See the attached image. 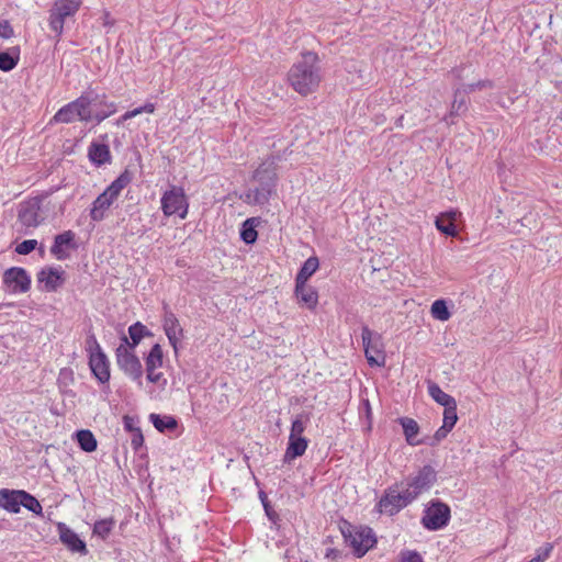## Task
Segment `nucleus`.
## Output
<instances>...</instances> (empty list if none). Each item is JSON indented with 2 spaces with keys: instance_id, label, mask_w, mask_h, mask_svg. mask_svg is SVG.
I'll return each instance as SVG.
<instances>
[{
  "instance_id": "obj_1",
  "label": "nucleus",
  "mask_w": 562,
  "mask_h": 562,
  "mask_svg": "<svg viewBox=\"0 0 562 562\" xmlns=\"http://www.w3.org/2000/svg\"><path fill=\"white\" fill-rule=\"evenodd\" d=\"M436 481L435 469L431 465H424L416 474L389 486L378 503V510L389 516L397 514L423 493L429 491Z\"/></svg>"
},
{
  "instance_id": "obj_2",
  "label": "nucleus",
  "mask_w": 562,
  "mask_h": 562,
  "mask_svg": "<svg viewBox=\"0 0 562 562\" xmlns=\"http://www.w3.org/2000/svg\"><path fill=\"white\" fill-rule=\"evenodd\" d=\"M317 54L306 52L289 70L288 81L295 92L306 97L315 92L322 81Z\"/></svg>"
},
{
  "instance_id": "obj_3",
  "label": "nucleus",
  "mask_w": 562,
  "mask_h": 562,
  "mask_svg": "<svg viewBox=\"0 0 562 562\" xmlns=\"http://www.w3.org/2000/svg\"><path fill=\"white\" fill-rule=\"evenodd\" d=\"M254 179L259 183V187L249 189L244 195V201L248 204H265L276 191L277 167L274 161H263L255 170Z\"/></svg>"
},
{
  "instance_id": "obj_4",
  "label": "nucleus",
  "mask_w": 562,
  "mask_h": 562,
  "mask_svg": "<svg viewBox=\"0 0 562 562\" xmlns=\"http://www.w3.org/2000/svg\"><path fill=\"white\" fill-rule=\"evenodd\" d=\"M116 363L119 368L134 381H140L143 376V367L134 352V348L130 347V340L126 336L122 337V342L115 350Z\"/></svg>"
},
{
  "instance_id": "obj_5",
  "label": "nucleus",
  "mask_w": 562,
  "mask_h": 562,
  "mask_svg": "<svg viewBox=\"0 0 562 562\" xmlns=\"http://www.w3.org/2000/svg\"><path fill=\"white\" fill-rule=\"evenodd\" d=\"M82 0H55L48 16L49 29L59 37L64 31V24L68 18L74 16Z\"/></svg>"
},
{
  "instance_id": "obj_6",
  "label": "nucleus",
  "mask_w": 562,
  "mask_h": 562,
  "mask_svg": "<svg viewBox=\"0 0 562 562\" xmlns=\"http://www.w3.org/2000/svg\"><path fill=\"white\" fill-rule=\"evenodd\" d=\"M44 196H34L19 204L18 220L25 227H36L47 216Z\"/></svg>"
},
{
  "instance_id": "obj_7",
  "label": "nucleus",
  "mask_w": 562,
  "mask_h": 562,
  "mask_svg": "<svg viewBox=\"0 0 562 562\" xmlns=\"http://www.w3.org/2000/svg\"><path fill=\"white\" fill-rule=\"evenodd\" d=\"M189 203L182 188L173 186L161 198V210L166 216L178 214L180 218L188 215Z\"/></svg>"
},
{
  "instance_id": "obj_8",
  "label": "nucleus",
  "mask_w": 562,
  "mask_h": 562,
  "mask_svg": "<svg viewBox=\"0 0 562 562\" xmlns=\"http://www.w3.org/2000/svg\"><path fill=\"white\" fill-rule=\"evenodd\" d=\"M450 516V507L447 504L431 501L424 512L422 524L428 530H439L448 525Z\"/></svg>"
},
{
  "instance_id": "obj_9",
  "label": "nucleus",
  "mask_w": 562,
  "mask_h": 562,
  "mask_svg": "<svg viewBox=\"0 0 562 562\" xmlns=\"http://www.w3.org/2000/svg\"><path fill=\"white\" fill-rule=\"evenodd\" d=\"M87 344L90 351L89 366L91 371L101 383L108 382L110 380V368L105 353L93 336L87 340Z\"/></svg>"
},
{
  "instance_id": "obj_10",
  "label": "nucleus",
  "mask_w": 562,
  "mask_h": 562,
  "mask_svg": "<svg viewBox=\"0 0 562 562\" xmlns=\"http://www.w3.org/2000/svg\"><path fill=\"white\" fill-rule=\"evenodd\" d=\"M362 342L370 366H384L385 356L381 349V337L368 327L362 328Z\"/></svg>"
},
{
  "instance_id": "obj_11",
  "label": "nucleus",
  "mask_w": 562,
  "mask_h": 562,
  "mask_svg": "<svg viewBox=\"0 0 562 562\" xmlns=\"http://www.w3.org/2000/svg\"><path fill=\"white\" fill-rule=\"evenodd\" d=\"M344 535L357 557L364 555L376 542L375 536L369 527L349 531L348 535L344 532Z\"/></svg>"
},
{
  "instance_id": "obj_12",
  "label": "nucleus",
  "mask_w": 562,
  "mask_h": 562,
  "mask_svg": "<svg viewBox=\"0 0 562 562\" xmlns=\"http://www.w3.org/2000/svg\"><path fill=\"white\" fill-rule=\"evenodd\" d=\"M3 283L10 292L25 293L30 290L31 279L23 268L12 267L4 271Z\"/></svg>"
},
{
  "instance_id": "obj_13",
  "label": "nucleus",
  "mask_w": 562,
  "mask_h": 562,
  "mask_svg": "<svg viewBox=\"0 0 562 562\" xmlns=\"http://www.w3.org/2000/svg\"><path fill=\"white\" fill-rule=\"evenodd\" d=\"M162 326L170 345L175 351H177L178 342L183 336V329L177 316L168 308L167 305L164 307Z\"/></svg>"
},
{
  "instance_id": "obj_14",
  "label": "nucleus",
  "mask_w": 562,
  "mask_h": 562,
  "mask_svg": "<svg viewBox=\"0 0 562 562\" xmlns=\"http://www.w3.org/2000/svg\"><path fill=\"white\" fill-rule=\"evenodd\" d=\"M64 270L60 268L47 267L37 273V281L44 284L48 292L56 291L64 282Z\"/></svg>"
},
{
  "instance_id": "obj_15",
  "label": "nucleus",
  "mask_w": 562,
  "mask_h": 562,
  "mask_svg": "<svg viewBox=\"0 0 562 562\" xmlns=\"http://www.w3.org/2000/svg\"><path fill=\"white\" fill-rule=\"evenodd\" d=\"M59 537L60 541L72 552H78L80 554H87V546L85 541H82L76 532L71 529L67 528L65 525H59Z\"/></svg>"
},
{
  "instance_id": "obj_16",
  "label": "nucleus",
  "mask_w": 562,
  "mask_h": 562,
  "mask_svg": "<svg viewBox=\"0 0 562 562\" xmlns=\"http://www.w3.org/2000/svg\"><path fill=\"white\" fill-rule=\"evenodd\" d=\"M114 201H116V199L104 190L92 203L90 209L91 220L94 222H101L104 220L106 211L111 207Z\"/></svg>"
},
{
  "instance_id": "obj_17",
  "label": "nucleus",
  "mask_w": 562,
  "mask_h": 562,
  "mask_svg": "<svg viewBox=\"0 0 562 562\" xmlns=\"http://www.w3.org/2000/svg\"><path fill=\"white\" fill-rule=\"evenodd\" d=\"M75 239V233L72 231H66L61 234H58L54 238V244L50 248V252L58 260H65L68 258V252L65 250V247H74L72 241Z\"/></svg>"
},
{
  "instance_id": "obj_18",
  "label": "nucleus",
  "mask_w": 562,
  "mask_h": 562,
  "mask_svg": "<svg viewBox=\"0 0 562 562\" xmlns=\"http://www.w3.org/2000/svg\"><path fill=\"white\" fill-rule=\"evenodd\" d=\"M459 215L458 211H448L439 214L435 221L436 228L447 236L454 237L458 234L454 223Z\"/></svg>"
},
{
  "instance_id": "obj_19",
  "label": "nucleus",
  "mask_w": 562,
  "mask_h": 562,
  "mask_svg": "<svg viewBox=\"0 0 562 562\" xmlns=\"http://www.w3.org/2000/svg\"><path fill=\"white\" fill-rule=\"evenodd\" d=\"M295 295L300 304L313 310L318 303L316 290L306 283H295Z\"/></svg>"
},
{
  "instance_id": "obj_20",
  "label": "nucleus",
  "mask_w": 562,
  "mask_h": 562,
  "mask_svg": "<svg viewBox=\"0 0 562 562\" xmlns=\"http://www.w3.org/2000/svg\"><path fill=\"white\" fill-rule=\"evenodd\" d=\"M21 490H8L0 488V507L13 513L18 514L20 512L21 503Z\"/></svg>"
},
{
  "instance_id": "obj_21",
  "label": "nucleus",
  "mask_w": 562,
  "mask_h": 562,
  "mask_svg": "<svg viewBox=\"0 0 562 562\" xmlns=\"http://www.w3.org/2000/svg\"><path fill=\"white\" fill-rule=\"evenodd\" d=\"M308 441L305 437H289L288 448L284 454V462L301 457L307 449Z\"/></svg>"
},
{
  "instance_id": "obj_22",
  "label": "nucleus",
  "mask_w": 562,
  "mask_h": 562,
  "mask_svg": "<svg viewBox=\"0 0 562 562\" xmlns=\"http://www.w3.org/2000/svg\"><path fill=\"white\" fill-rule=\"evenodd\" d=\"M398 423L403 427L405 439L408 445L418 446L423 443L422 440L416 439V436L419 432V426L415 419L408 417H401L398 418Z\"/></svg>"
},
{
  "instance_id": "obj_23",
  "label": "nucleus",
  "mask_w": 562,
  "mask_h": 562,
  "mask_svg": "<svg viewBox=\"0 0 562 562\" xmlns=\"http://www.w3.org/2000/svg\"><path fill=\"white\" fill-rule=\"evenodd\" d=\"M318 267L319 261L317 257H310L306 259L296 274L295 283H306L307 280L316 272Z\"/></svg>"
},
{
  "instance_id": "obj_24",
  "label": "nucleus",
  "mask_w": 562,
  "mask_h": 562,
  "mask_svg": "<svg viewBox=\"0 0 562 562\" xmlns=\"http://www.w3.org/2000/svg\"><path fill=\"white\" fill-rule=\"evenodd\" d=\"M428 393L435 402L443 407H448L457 403L454 397L443 392L440 386L434 382L428 384Z\"/></svg>"
},
{
  "instance_id": "obj_25",
  "label": "nucleus",
  "mask_w": 562,
  "mask_h": 562,
  "mask_svg": "<svg viewBox=\"0 0 562 562\" xmlns=\"http://www.w3.org/2000/svg\"><path fill=\"white\" fill-rule=\"evenodd\" d=\"M78 120L88 122L92 120L91 103L92 100L87 95H81L74 101Z\"/></svg>"
},
{
  "instance_id": "obj_26",
  "label": "nucleus",
  "mask_w": 562,
  "mask_h": 562,
  "mask_svg": "<svg viewBox=\"0 0 562 562\" xmlns=\"http://www.w3.org/2000/svg\"><path fill=\"white\" fill-rule=\"evenodd\" d=\"M462 88L459 87L454 90V99L451 104L449 117L460 116L468 111V104Z\"/></svg>"
},
{
  "instance_id": "obj_27",
  "label": "nucleus",
  "mask_w": 562,
  "mask_h": 562,
  "mask_svg": "<svg viewBox=\"0 0 562 562\" xmlns=\"http://www.w3.org/2000/svg\"><path fill=\"white\" fill-rule=\"evenodd\" d=\"M76 112L74 101L69 102L56 112L52 121L55 123H71L78 120Z\"/></svg>"
},
{
  "instance_id": "obj_28",
  "label": "nucleus",
  "mask_w": 562,
  "mask_h": 562,
  "mask_svg": "<svg viewBox=\"0 0 562 562\" xmlns=\"http://www.w3.org/2000/svg\"><path fill=\"white\" fill-rule=\"evenodd\" d=\"M132 181V175L130 171L125 170L122 172L106 189L113 198L117 200L122 190Z\"/></svg>"
},
{
  "instance_id": "obj_29",
  "label": "nucleus",
  "mask_w": 562,
  "mask_h": 562,
  "mask_svg": "<svg viewBox=\"0 0 562 562\" xmlns=\"http://www.w3.org/2000/svg\"><path fill=\"white\" fill-rule=\"evenodd\" d=\"M162 348L159 344H155L148 356L146 357L145 364H146V371H153L157 370L162 366Z\"/></svg>"
},
{
  "instance_id": "obj_30",
  "label": "nucleus",
  "mask_w": 562,
  "mask_h": 562,
  "mask_svg": "<svg viewBox=\"0 0 562 562\" xmlns=\"http://www.w3.org/2000/svg\"><path fill=\"white\" fill-rule=\"evenodd\" d=\"M89 157L93 162L102 165L110 159L109 147L102 144H92L89 148Z\"/></svg>"
},
{
  "instance_id": "obj_31",
  "label": "nucleus",
  "mask_w": 562,
  "mask_h": 562,
  "mask_svg": "<svg viewBox=\"0 0 562 562\" xmlns=\"http://www.w3.org/2000/svg\"><path fill=\"white\" fill-rule=\"evenodd\" d=\"M150 420L155 428L159 431L175 430L178 426L177 420L171 416H160L158 414H151Z\"/></svg>"
},
{
  "instance_id": "obj_32",
  "label": "nucleus",
  "mask_w": 562,
  "mask_h": 562,
  "mask_svg": "<svg viewBox=\"0 0 562 562\" xmlns=\"http://www.w3.org/2000/svg\"><path fill=\"white\" fill-rule=\"evenodd\" d=\"M257 221H258L257 218L251 217V218L246 220L243 223V227L240 231V237L246 244H254L257 239V236H258L257 231H256Z\"/></svg>"
},
{
  "instance_id": "obj_33",
  "label": "nucleus",
  "mask_w": 562,
  "mask_h": 562,
  "mask_svg": "<svg viewBox=\"0 0 562 562\" xmlns=\"http://www.w3.org/2000/svg\"><path fill=\"white\" fill-rule=\"evenodd\" d=\"M77 440L80 448L86 452H92L97 449V439L90 430H79L77 432Z\"/></svg>"
},
{
  "instance_id": "obj_34",
  "label": "nucleus",
  "mask_w": 562,
  "mask_h": 562,
  "mask_svg": "<svg viewBox=\"0 0 562 562\" xmlns=\"http://www.w3.org/2000/svg\"><path fill=\"white\" fill-rule=\"evenodd\" d=\"M430 314L435 319L440 322H446L451 317V313L449 312L445 300H436L431 304Z\"/></svg>"
},
{
  "instance_id": "obj_35",
  "label": "nucleus",
  "mask_w": 562,
  "mask_h": 562,
  "mask_svg": "<svg viewBox=\"0 0 562 562\" xmlns=\"http://www.w3.org/2000/svg\"><path fill=\"white\" fill-rule=\"evenodd\" d=\"M128 334L132 339V342H130V347L135 349V347L139 344L143 337L148 335L149 331L147 330L146 326L137 322L134 325L130 326Z\"/></svg>"
},
{
  "instance_id": "obj_36",
  "label": "nucleus",
  "mask_w": 562,
  "mask_h": 562,
  "mask_svg": "<svg viewBox=\"0 0 562 562\" xmlns=\"http://www.w3.org/2000/svg\"><path fill=\"white\" fill-rule=\"evenodd\" d=\"M21 497L20 499L21 506H24L30 512L41 515L42 514V505L40 502L31 494H29L25 491H21Z\"/></svg>"
},
{
  "instance_id": "obj_37",
  "label": "nucleus",
  "mask_w": 562,
  "mask_h": 562,
  "mask_svg": "<svg viewBox=\"0 0 562 562\" xmlns=\"http://www.w3.org/2000/svg\"><path fill=\"white\" fill-rule=\"evenodd\" d=\"M114 524L112 518L99 520L94 524L93 532L104 539L111 532Z\"/></svg>"
},
{
  "instance_id": "obj_38",
  "label": "nucleus",
  "mask_w": 562,
  "mask_h": 562,
  "mask_svg": "<svg viewBox=\"0 0 562 562\" xmlns=\"http://www.w3.org/2000/svg\"><path fill=\"white\" fill-rule=\"evenodd\" d=\"M19 61V55L13 56L8 52L0 53V69L3 71L12 70Z\"/></svg>"
},
{
  "instance_id": "obj_39",
  "label": "nucleus",
  "mask_w": 562,
  "mask_h": 562,
  "mask_svg": "<svg viewBox=\"0 0 562 562\" xmlns=\"http://www.w3.org/2000/svg\"><path fill=\"white\" fill-rule=\"evenodd\" d=\"M458 420L457 403L454 405L445 407L443 411V426L452 429Z\"/></svg>"
},
{
  "instance_id": "obj_40",
  "label": "nucleus",
  "mask_w": 562,
  "mask_h": 562,
  "mask_svg": "<svg viewBox=\"0 0 562 562\" xmlns=\"http://www.w3.org/2000/svg\"><path fill=\"white\" fill-rule=\"evenodd\" d=\"M494 87V82L492 80H479L474 83H469L461 86L463 93H471L475 90H483V89H492Z\"/></svg>"
},
{
  "instance_id": "obj_41",
  "label": "nucleus",
  "mask_w": 562,
  "mask_h": 562,
  "mask_svg": "<svg viewBox=\"0 0 562 562\" xmlns=\"http://www.w3.org/2000/svg\"><path fill=\"white\" fill-rule=\"evenodd\" d=\"M104 105L106 110H100L92 116V119H94L98 123H101L103 120H105L106 117L111 116L116 112L115 103L111 102L105 103Z\"/></svg>"
},
{
  "instance_id": "obj_42",
  "label": "nucleus",
  "mask_w": 562,
  "mask_h": 562,
  "mask_svg": "<svg viewBox=\"0 0 562 562\" xmlns=\"http://www.w3.org/2000/svg\"><path fill=\"white\" fill-rule=\"evenodd\" d=\"M36 246H37V241L35 239H27V240L20 243L16 246L15 251L19 255H27L31 251H33L36 248Z\"/></svg>"
},
{
  "instance_id": "obj_43",
  "label": "nucleus",
  "mask_w": 562,
  "mask_h": 562,
  "mask_svg": "<svg viewBox=\"0 0 562 562\" xmlns=\"http://www.w3.org/2000/svg\"><path fill=\"white\" fill-rule=\"evenodd\" d=\"M305 430V423L302 420V417H296L291 427L290 436L289 437H303L302 434Z\"/></svg>"
},
{
  "instance_id": "obj_44",
  "label": "nucleus",
  "mask_w": 562,
  "mask_h": 562,
  "mask_svg": "<svg viewBox=\"0 0 562 562\" xmlns=\"http://www.w3.org/2000/svg\"><path fill=\"white\" fill-rule=\"evenodd\" d=\"M398 562H424L422 555L416 551L406 550L401 552Z\"/></svg>"
},
{
  "instance_id": "obj_45",
  "label": "nucleus",
  "mask_w": 562,
  "mask_h": 562,
  "mask_svg": "<svg viewBox=\"0 0 562 562\" xmlns=\"http://www.w3.org/2000/svg\"><path fill=\"white\" fill-rule=\"evenodd\" d=\"M553 550V544L547 542L543 547L537 550V555L533 559H539V562L546 561Z\"/></svg>"
},
{
  "instance_id": "obj_46",
  "label": "nucleus",
  "mask_w": 562,
  "mask_h": 562,
  "mask_svg": "<svg viewBox=\"0 0 562 562\" xmlns=\"http://www.w3.org/2000/svg\"><path fill=\"white\" fill-rule=\"evenodd\" d=\"M13 35V29L8 21L0 22V37L10 38Z\"/></svg>"
},
{
  "instance_id": "obj_47",
  "label": "nucleus",
  "mask_w": 562,
  "mask_h": 562,
  "mask_svg": "<svg viewBox=\"0 0 562 562\" xmlns=\"http://www.w3.org/2000/svg\"><path fill=\"white\" fill-rule=\"evenodd\" d=\"M147 373V380L151 383H159L160 381H162V385L166 384V379L162 378V373L161 372H157L156 370H153V371H146Z\"/></svg>"
},
{
  "instance_id": "obj_48",
  "label": "nucleus",
  "mask_w": 562,
  "mask_h": 562,
  "mask_svg": "<svg viewBox=\"0 0 562 562\" xmlns=\"http://www.w3.org/2000/svg\"><path fill=\"white\" fill-rule=\"evenodd\" d=\"M144 442V437L139 429H136V432L133 435L132 438V446L134 449H138Z\"/></svg>"
},
{
  "instance_id": "obj_49",
  "label": "nucleus",
  "mask_w": 562,
  "mask_h": 562,
  "mask_svg": "<svg viewBox=\"0 0 562 562\" xmlns=\"http://www.w3.org/2000/svg\"><path fill=\"white\" fill-rule=\"evenodd\" d=\"M451 429L446 427V426H441L434 435V439L439 442L441 441L442 439H445L448 435V432L450 431Z\"/></svg>"
},
{
  "instance_id": "obj_50",
  "label": "nucleus",
  "mask_w": 562,
  "mask_h": 562,
  "mask_svg": "<svg viewBox=\"0 0 562 562\" xmlns=\"http://www.w3.org/2000/svg\"><path fill=\"white\" fill-rule=\"evenodd\" d=\"M155 109H156L155 104L150 103V102H148V103L143 105L144 113H150L151 114V113L155 112Z\"/></svg>"
},
{
  "instance_id": "obj_51",
  "label": "nucleus",
  "mask_w": 562,
  "mask_h": 562,
  "mask_svg": "<svg viewBox=\"0 0 562 562\" xmlns=\"http://www.w3.org/2000/svg\"><path fill=\"white\" fill-rule=\"evenodd\" d=\"M133 117H134V116H133V114H131V111H127V112H125V113L121 116V119H120V120H117L116 125H120V124H122L123 122H125V121H127V120H130V119H133Z\"/></svg>"
},
{
  "instance_id": "obj_52",
  "label": "nucleus",
  "mask_w": 562,
  "mask_h": 562,
  "mask_svg": "<svg viewBox=\"0 0 562 562\" xmlns=\"http://www.w3.org/2000/svg\"><path fill=\"white\" fill-rule=\"evenodd\" d=\"M464 70H465V67H462V68H460V69H454V70H453V74L456 75V77H457L458 79H460V80H461V79H463V75H462V72H463Z\"/></svg>"
},
{
  "instance_id": "obj_53",
  "label": "nucleus",
  "mask_w": 562,
  "mask_h": 562,
  "mask_svg": "<svg viewBox=\"0 0 562 562\" xmlns=\"http://www.w3.org/2000/svg\"><path fill=\"white\" fill-rule=\"evenodd\" d=\"M142 113H144L143 106H139V108H136L134 110H131V114H133L134 117L139 115V114H142Z\"/></svg>"
},
{
  "instance_id": "obj_54",
  "label": "nucleus",
  "mask_w": 562,
  "mask_h": 562,
  "mask_svg": "<svg viewBox=\"0 0 562 562\" xmlns=\"http://www.w3.org/2000/svg\"><path fill=\"white\" fill-rule=\"evenodd\" d=\"M528 562H539V559H531L530 561Z\"/></svg>"
}]
</instances>
